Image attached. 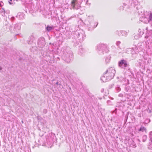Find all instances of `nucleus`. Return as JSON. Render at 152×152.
<instances>
[{"instance_id":"obj_1","label":"nucleus","mask_w":152,"mask_h":152,"mask_svg":"<svg viewBox=\"0 0 152 152\" xmlns=\"http://www.w3.org/2000/svg\"><path fill=\"white\" fill-rule=\"evenodd\" d=\"M115 73V71L114 68H110L101 77V80L104 82L110 80L113 78Z\"/></svg>"},{"instance_id":"obj_2","label":"nucleus","mask_w":152,"mask_h":152,"mask_svg":"<svg viewBox=\"0 0 152 152\" xmlns=\"http://www.w3.org/2000/svg\"><path fill=\"white\" fill-rule=\"evenodd\" d=\"M72 53L69 48H66L63 51L62 56L63 59L67 63H69L72 57Z\"/></svg>"},{"instance_id":"obj_3","label":"nucleus","mask_w":152,"mask_h":152,"mask_svg":"<svg viewBox=\"0 0 152 152\" xmlns=\"http://www.w3.org/2000/svg\"><path fill=\"white\" fill-rule=\"evenodd\" d=\"M97 50L99 51V53L100 54L107 53L109 51L106 45L104 44L98 45L97 46Z\"/></svg>"},{"instance_id":"obj_4","label":"nucleus","mask_w":152,"mask_h":152,"mask_svg":"<svg viewBox=\"0 0 152 152\" xmlns=\"http://www.w3.org/2000/svg\"><path fill=\"white\" fill-rule=\"evenodd\" d=\"M77 0H73L71 2V7L74 9L79 10V12L80 14L83 13L85 11L83 8H81V6L79 4H76Z\"/></svg>"},{"instance_id":"obj_5","label":"nucleus","mask_w":152,"mask_h":152,"mask_svg":"<svg viewBox=\"0 0 152 152\" xmlns=\"http://www.w3.org/2000/svg\"><path fill=\"white\" fill-rule=\"evenodd\" d=\"M118 65L121 68L125 69L129 66V64L126 61L122 59L118 62Z\"/></svg>"},{"instance_id":"obj_6","label":"nucleus","mask_w":152,"mask_h":152,"mask_svg":"<svg viewBox=\"0 0 152 152\" xmlns=\"http://www.w3.org/2000/svg\"><path fill=\"white\" fill-rule=\"evenodd\" d=\"M75 34L76 35L77 38L79 39L80 42H82L85 37V34L83 31L82 32H76Z\"/></svg>"},{"instance_id":"obj_7","label":"nucleus","mask_w":152,"mask_h":152,"mask_svg":"<svg viewBox=\"0 0 152 152\" xmlns=\"http://www.w3.org/2000/svg\"><path fill=\"white\" fill-rule=\"evenodd\" d=\"M21 28V24L20 23H16L14 26H10V30L12 32L13 31H17L19 30Z\"/></svg>"},{"instance_id":"obj_8","label":"nucleus","mask_w":152,"mask_h":152,"mask_svg":"<svg viewBox=\"0 0 152 152\" xmlns=\"http://www.w3.org/2000/svg\"><path fill=\"white\" fill-rule=\"evenodd\" d=\"M38 46L39 47L42 48L45 45V39L43 37H41L39 38L38 41Z\"/></svg>"},{"instance_id":"obj_9","label":"nucleus","mask_w":152,"mask_h":152,"mask_svg":"<svg viewBox=\"0 0 152 152\" xmlns=\"http://www.w3.org/2000/svg\"><path fill=\"white\" fill-rule=\"evenodd\" d=\"M140 20L145 23H149L148 18H147L145 16H142L140 17Z\"/></svg>"},{"instance_id":"obj_10","label":"nucleus","mask_w":152,"mask_h":152,"mask_svg":"<svg viewBox=\"0 0 152 152\" xmlns=\"http://www.w3.org/2000/svg\"><path fill=\"white\" fill-rule=\"evenodd\" d=\"M16 17L20 20H22L25 18V14L22 12H18L16 16Z\"/></svg>"},{"instance_id":"obj_11","label":"nucleus","mask_w":152,"mask_h":152,"mask_svg":"<svg viewBox=\"0 0 152 152\" xmlns=\"http://www.w3.org/2000/svg\"><path fill=\"white\" fill-rule=\"evenodd\" d=\"M34 37L33 36H31L29 38L28 40L27 41L28 43V44H31L33 43Z\"/></svg>"},{"instance_id":"obj_12","label":"nucleus","mask_w":152,"mask_h":152,"mask_svg":"<svg viewBox=\"0 0 152 152\" xmlns=\"http://www.w3.org/2000/svg\"><path fill=\"white\" fill-rule=\"evenodd\" d=\"M54 29V27L53 26H48L46 27V30L47 31H49Z\"/></svg>"},{"instance_id":"obj_13","label":"nucleus","mask_w":152,"mask_h":152,"mask_svg":"<svg viewBox=\"0 0 152 152\" xmlns=\"http://www.w3.org/2000/svg\"><path fill=\"white\" fill-rule=\"evenodd\" d=\"M132 1V4H133L134 7H135V6H136L137 5H138V0H131Z\"/></svg>"},{"instance_id":"obj_14","label":"nucleus","mask_w":152,"mask_h":152,"mask_svg":"<svg viewBox=\"0 0 152 152\" xmlns=\"http://www.w3.org/2000/svg\"><path fill=\"white\" fill-rule=\"evenodd\" d=\"M149 17L148 18L149 23L152 24V13H151L149 15Z\"/></svg>"},{"instance_id":"obj_15","label":"nucleus","mask_w":152,"mask_h":152,"mask_svg":"<svg viewBox=\"0 0 152 152\" xmlns=\"http://www.w3.org/2000/svg\"><path fill=\"white\" fill-rule=\"evenodd\" d=\"M122 36H126L127 35V33L124 31H120V33Z\"/></svg>"},{"instance_id":"obj_16","label":"nucleus","mask_w":152,"mask_h":152,"mask_svg":"<svg viewBox=\"0 0 152 152\" xmlns=\"http://www.w3.org/2000/svg\"><path fill=\"white\" fill-rule=\"evenodd\" d=\"M137 48L135 46L134 47L132 48V49H131V53L132 54H134L136 53V52L135 51V50H137Z\"/></svg>"},{"instance_id":"obj_17","label":"nucleus","mask_w":152,"mask_h":152,"mask_svg":"<svg viewBox=\"0 0 152 152\" xmlns=\"http://www.w3.org/2000/svg\"><path fill=\"white\" fill-rule=\"evenodd\" d=\"M146 129L144 126H141L140 129H139L138 131L142 132H144V131H146Z\"/></svg>"},{"instance_id":"obj_18","label":"nucleus","mask_w":152,"mask_h":152,"mask_svg":"<svg viewBox=\"0 0 152 152\" xmlns=\"http://www.w3.org/2000/svg\"><path fill=\"white\" fill-rule=\"evenodd\" d=\"M147 136L146 135H144L142 137V140L143 142H145V141L146 140H147Z\"/></svg>"},{"instance_id":"obj_19","label":"nucleus","mask_w":152,"mask_h":152,"mask_svg":"<svg viewBox=\"0 0 152 152\" xmlns=\"http://www.w3.org/2000/svg\"><path fill=\"white\" fill-rule=\"evenodd\" d=\"M148 149H151L152 150V142L150 143L149 145H148Z\"/></svg>"},{"instance_id":"obj_20","label":"nucleus","mask_w":152,"mask_h":152,"mask_svg":"<svg viewBox=\"0 0 152 152\" xmlns=\"http://www.w3.org/2000/svg\"><path fill=\"white\" fill-rule=\"evenodd\" d=\"M110 58V57L108 56L106 58L105 61L107 63H108L109 62Z\"/></svg>"},{"instance_id":"obj_21","label":"nucleus","mask_w":152,"mask_h":152,"mask_svg":"<svg viewBox=\"0 0 152 152\" xmlns=\"http://www.w3.org/2000/svg\"><path fill=\"white\" fill-rule=\"evenodd\" d=\"M138 31L140 33V35H142L144 33V32L143 31H142L140 29H139Z\"/></svg>"},{"instance_id":"obj_22","label":"nucleus","mask_w":152,"mask_h":152,"mask_svg":"<svg viewBox=\"0 0 152 152\" xmlns=\"http://www.w3.org/2000/svg\"><path fill=\"white\" fill-rule=\"evenodd\" d=\"M120 33V31H117L116 32V34H118L119 36H122L121 34V33Z\"/></svg>"},{"instance_id":"obj_23","label":"nucleus","mask_w":152,"mask_h":152,"mask_svg":"<svg viewBox=\"0 0 152 152\" xmlns=\"http://www.w3.org/2000/svg\"><path fill=\"white\" fill-rule=\"evenodd\" d=\"M116 90L117 92H118L121 91V88L119 87H118L116 88Z\"/></svg>"},{"instance_id":"obj_24","label":"nucleus","mask_w":152,"mask_h":152,"mask_svg":"<svg viewBox=\"0 0 152 152\" xmlns=\"http://www.w3.org/2000/svg\"><path fill=\"white\" fill-rule=\"evenodd\" d=\"M150 138L151 140V142H152V132L150 133Z\"/></svg>"},{"instance_id":"obj_25","label":"nucleus","mask_w":152,"mask_h":152,"mask_svg":"<svg viewBox=\"0 0 152 152\" xmlns=\"http://www.w3.org/2000/svg\"><path fill=\"white\" fill-rule=\"evenodd\" d=\"M3 57H1V56H0V63H2L3 61Z\"/></svg>"},{"instance_id":"obj_26","label":"nucleus","mask_w":152,"mask_h":152,"mask_svg":"<svg viewBox=\"0 0 152 152\" xmlns=\"http://www.w3.org/2000/svg\"><path fill=\"white\" fill-rule=\"evenodd\" d=\"M149 35H147V36H151L152 35V30H150L149 31Z\"/></svg>"},{"instance_id":"obj_27","label":"nucleus","mask_w":152,"mask_h":152,"mask_svg":"<svg viewBox=\"0 0 152 152\" xmlns=\"http://www.w3.org/2000/svg\"><path fill=\"white\" fill-rule=\"evenodd\" d=\"M150 121V120L149 119H146L145 121V123H148Z\"/></svg>"},{"instance_id":"obj_28","label":"nucleus","mask_w":152,"mask_h":152,"mask_svg":"<svg viewBox=\"0 0 152 152\" xmlns=\"http://www.w3.org/2000/svg\"><path fill=\"white\" fill-rule=\"evenodd\" d=\"M120 43H121L120 42L118 41H117L116 42V44L117 46H118V45H119L120 44Z\"/></svg>"},{"instance_id":"obj_29","label":"nucleus","mask_w":152,"mask_h":152,"mask_svg":"<svg viewBox=\"0 0 152 152\" xmlns=\"http://www.w3.org/2000/svg\"><path fill=\"white\" fill-rule=\"evenodd\" d=\"M107 103L109 105L111 104V102L110 100H108L107 102Z\"/></svg>"},{"instance_id":"obj_30","label":"nucleus","mask_w":152,"mask_h":152,"mask_svg":"<svg viewBox=\"0 0 152 152\" xmlns=\"http://www.w3.org/2000/svg\"><path fill=\"white\" fill-rule=\"evenodd\" d=\"M83 48H82V47H81L80 48V49H79V51H80V53H82V52L83 51Z\"/></svg>"},{"instance_id":"obj_31","label":"nucleus","mask_w":152,"mask_h":152,"mask_svg":"<svg viewBox=\"0 0 152 152\" xmlns=\"http://www.w3.org/2000/svg\"><path fill=\"white\" fill-rule=\"evenodd\" d=\"M43 112L44 113H46L47 112V110L46 109H44L43 110Z\"/></svg>"},{"instance_id":"obj_32","label":"nucleus","mask_w":152,"mask_h":152,"mask_svg":"<svg viewBox=\"0 0 152 152\" xmlns=\"http://www.w3.org/2000/svg\"><path fill=\"white\" fill-rule=\"evenodd\" d=\"M3 4H4L2 2V1L0 2V6L1 7H2V6H3Z\"/></svg>"},{"instance_id":"obj_33","label":"nucleus","mask_w":152,"mask_h":152,"mask_svg":"<svg viewBox=\"0 0 152 152\" xmlns=\"http://www.w3.org/2000/svg\"><path fill=\"white\" fill-rule=\"evenodd\" d=\"M132 145L134 148H135L136 147V144L135 143H134V142L132 143Z\"/></svg>"},{"instance_id":"obj_34","label":"nucleus","mask_w":152,"mask_h":152,"mask_svg":"<svg viewBox=\"0 0 152 152\" xmlns=\"http://www.w3.org/2000/svg\"><path fill=\"white\" fill-rule=\"evenodd\" d=\"M14 19H15V17H11V20L12 21L14 20Z\"/></svg>"},{"instance_id":"obj_35","label":"nucleus","mask_w":152,"mask_h":152,"mask_svg":"<svg viewBox=\"0 0 152 152\" xmlns=\"http://www.w3.org/2000/svg\"><path fill=\"white\" fill-rule=\"evenodd\" d=\"M12 0H10V1H9V4H12V3L11 2V1H12Z\"/></svg>"},{"instance_id":"obj_36","label":"nucleus","mask_w":152,"mask_h":152,"mask_svg":"<svg viewBox=\"0 0 152 152\" xmlns=\"http://www.w3.org/2000/svg\"><path fill=\"white\" fill-rule=\"evenodd\" d=\"M104 91V89L103 88L101 90V92H103Z\"/></svg>"},{"instance_id":"obj_37","label":"nucleus","mask_w":152,"mask_h":152,"mask_svg":"<svg viewBox=\"0 0 152 152\" xmlns=\"http://www.w3.org/2000/svg\"><path fill=\"white\" fill-rule=\"evenodd\" d=\"M2 69V67L1 66H0V71Z\"/></svg>"},{"instance_id":"obj_38","label":"nucleus","mask_w":152,"mask_h":152,"mask_svg":"<svg viewBox=\"0 0 152 152\" xmlns=\"http://www.w3.org/2000/svg\"><path fill=\"white\" fill-rule=\"evenodd\" d=\"M122 96V94H119V96Z\"/></svg>"},{"instance_id":"obj_39","label":"nucleus","mask_w":152,"mask_h":152,"mask_svg":"<svg viewBox=\"0 0 152 152\" xmlns=\"http://www.w3.org/2000/svg\"><path fill=\"white\" fill-rule=\"evenodd\" d=\"M97 25H98V23L97 24V25H96V26L95 27H94V28H95L96 27V26H97Z\"/></svg>"},{"instance_id":"obj_40","label":"nucleus","mask_w":152,"mask_h":152,"mask_svg":"<svg viewBox=\"0 0 152 152\" xmlns=\"http://www.w3.org/2000/svg\"><path fill=\"white\" fill-rule=\"evenodd\" d=\"M3 56H4V57H5V56H5V55H3Z\"/></svg>"},{"instance_id":"obj_41","label":"nucleus","mask_w":152,"mask_h":152,"mask_svg":"<svg viewBox=\"0 0 152 152\" xmlns=\"http://www.w3.org/2000/svg\"><path fill=\"white\" fill-rule=\"evenodd\" d=\"M125 90H126L127 91V89L126 88H125Z\"/></svg>"},{"instance_id":"obj_42","label":"nucleus","mask_w":152,"mask_h":152,"mask_svg":"<svg viewBox=\"0 0 152 152\" xmlns=\"http://www.w3.org/2000/svg\"><path fill=\"white\" fill-rule=\"evenodd\" d=\"M136 8L137 9H138V7H136Z\"/></svg>"},{"instance_id":"obj_43","label":"nucleus","mask_w":152,"mask_h":152,"mask_svg":"<svg viewBox=\"0 0 152 152\" xmlns=\"http://www.w3.org/2000/svg\"><path fill=\"white\" fill-rule=\"evenodd\" d=\"M56 84H58V82H57V83H56Z\"/></svg>"},{"instance_id":"obj_44","label":"nucleus","mask_w":152,"mask_h":152,"mask_svg":"<svg viewBox=\"0 0 152 152\" xmlns=\"http://www.w3.org/2000/svg\"><path fill=\"white\" fill-rule=\"evenodd\" d=\"M138 140H139V141H140L138 139Z\"/></svg>"}]
</instances>
